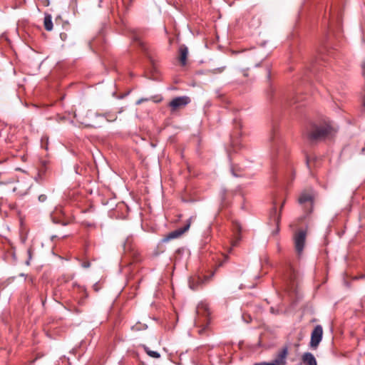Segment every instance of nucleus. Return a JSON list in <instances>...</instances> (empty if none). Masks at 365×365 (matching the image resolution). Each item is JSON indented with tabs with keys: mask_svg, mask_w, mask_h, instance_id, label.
<instances>
[{
	"mask_svg": "<svg viewBox=\"0 0 365 365\" xmlns=\"http://www.w3.org/2000/svg\"><path fill=\"white\" fill-rule=\"evenodd\" d=\"M332 130L331 126L324 123L322 124L311 123L306 129L305 135L310 142H317L324 140Z\"/></svg>",
	"mask_w": 365,
	"mask_h": 365,
	"instance_id": "nucleus-1",
	"label": "nucleus"
},
{
	"mask_svg": "<svg viewBox=\"0 0 365 365\" xmlns=\"http://www.w3.org/2000/svg\"><path fill=\"white\" fill-rule=\"evenodd\" d=\"M196 314L195 324L198 329L197 332L201 336L206 335L210 324V312L209 308L205 304H200L197 307Z\"/></svg>",
	"mask_w": 365,
	"mask_h": 365,
	"instance_id": "nucleus-2",
	"label": "nucleus"
},
{
	"mask_svg": "<svg viewBox=\"0 0 365 365\" xmlns=\"http://www.w3.org/2000/svg\"><path fill=\"white\" fill-rule=\"evenodd\" d=\"M74 118L86 127L96 128L100 126V123L96 120V118H106V116L83 108L79 110L78 114L74 112Z\"/></svg>",
	"mask_w": 365,
	"mask_h": 365,
	"instance_id": "nucleus-3",
	"label": "nucleus"
},
{
	"mask_svg": "<svg viewBox=\"0 0 365 365\" xmlns=\"http://www.w3.org/2000/svg\"><path fill=\"white\" fill-rule=\"evenodd\" d=\"M269 143L271 150L272 158H274L275 155L279 153V155L284 156V145L277 130L273 128L269 138Z\"/></svg>",
	"mask_w": 365,
	"mask_h": 365,
	"instance_id": "nucleus-4",
	"label": "nucleus"
},
{
	"mask_svg": "<svg viewBox=\"0 0 365 365\" xmlns=\"http://www.w3.org/2000/svg\"><path fill=\"white\" fill-rule=\"evenodd\" d=\"M307 237V232L304 230L297 231L294 235V248L298 255H300L304 250Z\"/></svg>",
	"mask_w": 365,
	"mask_h": 365,
	"instance_id": "nucleus-5",
	"label": "nucleus"
},
{
	"mask_svg": "<svg viewBox=\"0 0 365 365\" xmlns=\"http://www.w3.org/2000/svg\"><path fill=\"white\" fill-rule=\"evenodd\" d=\"M314 197L312 191H304L299 197V203L310 212L314 203Z\"/></svg>",
	"mask_w": 365,
	"mask_h": 365,
	"instance_id": "nucleus-6",
	"label": "nucleus"
},
{
	"mask_svg": "<svg viewBox=\"0 0 365 365\" xmlns=\"http://www.w3.org/2000/svg\"><path fill=\"white\" fill-rule=\"evenodd\" d=\"M285 200L282 199V197H280L279 198L274 197L273 200L274 207L271 210L270 212V220L272 221L277 227V229L279 228V224L281 219V215L280 212H277V205L278 204H280V210L282 209L284 205Z\"/></svg>",
	"mask_w": 365,
	"mask_h": 365,
	"instance_id": "nucleus-7",
	"label": "nucleus"
},
{
	"mask_svg": "<svg viewBox=\"0 0 365 365\" xmlns=\"http://www.w3.org/2000/svg\"><path fill=\"white\" fill-rule=\"evenodd\" d=\"M323 329L321 325H317L311 334V340L309 346L316 349L322 339Z\"/></svg>",
	"mask_w": 365,
	"mask_h": 365,
	"instance_id": "nucleus-8",
	"label": "nucleus"
},
{
	"mask_svg": "<svg viewBox=\"0 0 365 365\" xmlns=\"http://www.w3.org/2000/svg\"><path fill=\"white\" fill-rule=\"evenodd\" d=\"M190 98L188 96H179L173 98L169 103L172 110H176L185 107L190 103Z\"/></svg>",
	"mask_w": 365,
	"mask_h": 365,
	"instance_id": "nucleus-9",
	"label": "nucleus"
},
{
	"mask_svg": "<svg viewBox=\"0 0 365 365\" xmlns=\"http://www.w3.org/2000/svg\"><path fill=\"white\" fill-rule=\"evenodd\" d=\"M190 226V222H187L182 227L178 228L173 232H170L168 235H166L162 241L163 242H167L171 240L178 238L185 232H187Z\"/></svg>",
	"mask_w": 365,
	"mask_h": 365,
	"instance_id": "nucleus-10",
	"label": "nucleus"
},
{
	"mask_svg": "<svg viewBox=\"0 0 365 365\" xmlns=\"http://www.w3.org/2000/svg\"><path fill=\"white\" fill-rule=\"evenodd\" d=\"M288 356L287 346L282 347L277 354L275 359L271 361L274 365H285Z\"/></svg>",
	"mask_w": 365,
	"mask_h": 365,
	"instance_id": "nucleus-11",
	"label": "nucleus"
},
{
	"mask_svg": "<svg viewBox=\"0 0 365 365\" xmlns=\"http://www.w3.org/2000/svg\"><path fill=\"white\" fill-rule=\"evenodd\" d=\"M284 278L287 282L290 283L292 287H294L297 282L298 273L292 266L289 265L286 269Z\"/></svg>",
	"mask_w": 365,
	"mask_h": 365,
	"instance_id": "nucleus-12",
	"label": "nucleus"
},
{
	"mask_svg": "<svg viewBox=\"0 0 365 365\" xmlns=\"http://www.w3.org/2000/svg\"><path fill=\"white\" fill-rule=\"evenodd\" d=\"M132 39H133V41L134 43H135L142 49V51L143 52H145L147 55H148V46H147L146 43L141 39V38L137 33L133 34ZM148 57L149 58L150 63L152 64H153L154 63L153 60L151 58V57H150L149 56H148Z\"/></svg>",
	"mask_w": 365,
	"mask_h": 365,
	"instance_id": "nucleus-13",
	"label": "nucleus"
},
{
	"mask_svg": "<svg viewBox=\"0 0 365 365\" xmlns=\"http://www.w3.org/2000/svg\"><path fill=\"white\" fill-rule=\"evenodd\" d=\"M63 214L61 208H56L55 210L51 214V218L53 223L61 224L62 225H67L68 222L61 219V215Z\"/></svg>",
	"mask_w": 365,
	"mask_h": 365,
	"instance_id": "nucleus-14",
	"label": "nucleus"
},
{
	"mask_svg": "<svg viewBox=\"0 0 365 365\" xmlns=\"http://www.w3.org/2000/svg\"><path fill=\"white\" fill-rule=\"evenodd\" d=\"M302 361L304 365H317L314 356L310 352H305L302 356Z\"/></svg>",
	"mask_w": 365,
	"mask_h": 365,
	"instance_id": "nucleus-15",
	"label": "nucleus"
},
{
	"mask_svg": "<svg viewBox=\"0 0 365 365\" xmlns=\"http://www.w3.org/2000/svg\"><path fill=\"white\" fill-rule=\"evenodd\" d=\"M24 182H19L18 185L14 187L13 191L17 192V194H19L21 196L26 195L28 193L29 190L31 187V185H26V189L24 190Z\"/></svg>",
	"mask_w": 365,
	"mask_h": 365,
	"instance_id": "nucleus-16",
	"label": "nucleus"
},
{
	"mask_svg": "<svg viewBox=\"0 0 365 365\" xmlns=\"http://www.w3.org/2000/svg\"><path fill=\"white\" fill-rule=\"evenodd\" d=\"M180 51V61L182 66L186 64L187 57L188 55V48L185 45H182L179 49Z\"/></svg>",
	"mask_w": 365,
	"mask_h": 365,
	"instance_id": "nucleus-17",
	"label": "nucleus"
},
{
	"mask_svg": "<svg viewBox=\"0 0 365 365\" xmlns=\"http://www.w3.org/2000/svg\"><path fill=\"white\" fill-rule=\"evenodd\" d=\"M43 25L45 29L48 31H50L53 29L52 16L51 14H45Z\"/></svg>",
	"mask_w": 365,
	"mask_h": 365,
	"instance_id": "nucleus-18",
	"label": "nucleus"
},
{
	"mask_svg": "<svg viewBox=\"0 0 365 365\" xmlns=\"http://www.w3.org/2000/svg\"><path fill=\"white\" fill-rule=\"evenodd\" d=\"M201 283H202V281L200 279V277H197V278L193 277L189 280V286H190V289H192V290H196L197 289V286Z\"/></svg>",
	"mask_w": 365,
	"mask_h": 365,
	"instance_id": "nucleus-19",
	"label": "nucleus"
},
{
	"mask_svg": "<svg viewBox=\"0 0 365 365\" xmlns=\"http://www.w3.org/2000/svg\"><path fill=\"white\" fill-rule=\"evenodd\" d=\"M144 350L147 353V354L148 356H150V357L155 358V359H158L160 357V354L158 352L155 351H151L149 349L148 347H147L145 346H144Z\"/></svg>",
	"mask_w": 365,
	"mask_h": 365,
	"instance_id": "nucleus-20",
	"label": "nucleus"
},
{
	"mask_svg": "<svg viewBox=\"0 0 365 365\" xmlns=\"http://www.w3.org/2000/svg\"><path fill=\"white\" fill-rule=\"evenodd\" d=\"M131 243H132V237H127L125 241L123 243V250L125 252L129 251L131 250Z\"/></svg>",
	"mask_w": 365,
	"mask_h": 365,
	"instance_id": "nucleus-21",
	"label": "nucleus"
},
{
	"mask_svg": "<svg viewBox=\"0 0 365 365\" xmlns=\"http://www.w3.org/2000/svg\"><path fill=\"white\" fill-rule=\"evenodd\" d=\"M231 172L233 176L236 178L242 177L241 169L240 168L232 167Z\"/></svg>",
	"mask_w": 365,
	"mask_h": 365,
	"instance_id": "nucleus-22",
	"label": "nucleus"
},
{
	"mask_svg": "<svg viewBox=\"0 0 365 365\" xmlns=\"http://www.w3.org/2000/svg\"><path fill=\"white\" fill-rule=\"evenodd\" d=\"M233 123L235 129H240L242 128L241 120L240 118H235L233 120Z\"/></svg>",
	"mask_w": 365,
	"mask_h": 365,
	"instance_id": "nucleus-23",
	"label": "nucleus"
},
{
	"mask_svg": "<svg viewBox=\"0 0 365 365\" xmlns=\"http://www.w3.org/2000/svg\"><path fill=\"white\" fill-rule=\"evenodd\" d=\"M184 251H185V250H184V249H182V248H180V249H178V250L176 251V252H175V262H177L178 260H179V259H180V257H179V256H180V255H181L182 253H183V252H184Z\"/></svg>",
	"mask_w": 365,
	"mask_h": 365,
	"instance_id": "nucleus-24",
	"label": "nucleus"
},
{
	"mask_svg": "<svg viewBox=\"0 0 365 365\" xmlns=\"http://www.w3.org/2000/svg\"><path fill=\"white\" fill-rule=\"evenodd\" d=\"M224 68L225 67L217 68L210 71V72L212 74L220 73L224 71Z\"/></svg>",
	"mask_w": 365,
	"mask_h": 365,
	"instance_id": "nucleus-25",
	"label": "nucleus"
},
{
	"mask_svg": "<svg viewBox=\"0 0 365 365\" xmlns=\"http://www.w3.org/2000/svg\"><path fill=\"white\" fill-rule=\"evenodd\" d=\"M83 292H84V293H85V296H84V297H83V298L80 299L78 300V304L79 305H81V306L83 305V304H84V299H85V298H86V297H88V294L86 293V290H85V289H83Z\"/></svg>",
	"mask_w": 365,
	"mask_h": 365,
	"instance_id": "nucleus-26",
	"label": "nucleus"
},
{
	"mask_svg": "<svg viewBox=\"0 0 365 365\" xmlns=\"http://www.w3.org/2000/svg\"><path fill=\"white\" fill-rule=\"evenodd\" d=\"M46 199H47V196L46 195L42 194L38 196V201L41 202H45L46 200Z\"/></svg>",
	"mask_w": 365,
	"mask_h": 365,
	"instance_id": "nucleus-27",
	"label": "nucleus"
},
{
	"mask_svg": "<svg viewBox=\"0 0 365 365\" xmlns=\"http://www.w3.org/2000/svg\"><path fill=\"white\" fill-rule=\"evenodd\" d=\"M253 365H274V364H272L271 362L263 361V362L255 363Z\"/></svg>",
	"mask_w": 365,
	"mask_h": 365,
	"instance_id": "nucleus-28",
	"label": "nucleus"
},
{
	"mask_svg": "<svg viewBox=\"0 0 365 365\" xmlns=\"http://www.w3.org/2000/svg\"><path fill=\"white\" fill-rule=\"evenodd\" d=\"M91 266V263L89 262H83L82 263V267L84 268H88Z\"/></svg>",
	"mask_w": 365,
	"mask_h": 365,
	"instance_id": "nucleus-29",
	"label": "nucleus"
},
{
	"mask_svg": "<svg viewBox=\"0 0 365 365\" xmlns=\"http://www.w3.org/2000/svg\"><path fill=\"white\" fill-rule=\"evenodd\" d=\"M306 163L309 168H310L311 158L308 156L306 157Z\"/></svg>",
	"mask_w": 365,
	"mask_h": 365,
	"instance_id": "nucleus-30",
	"label": "nucleus"
},
{
	"mask_svg": "<svg viewBox=\"0 0 365 365\" xmlns=\"http://www.w3.org/2000/svg\"><path fill=\"white\" fill-rule=\"evenodd\" d=\"M361 68H362V73H363V76L365 77V62H364V63H362Z\"/></svg>",
	"mask_w": 365,
	"mask_h": 365,
	"instance_id": "nucleus-31",
	"label": "nucleus"
},
{
	"mask_svg": "<svg viewBox=\"0 0 365 365\" xmlns=\"http://www.w3.org/2000/svg\"><path fill=\"white\" fill-rule=\"evenodd\" d=\"M93 289L96 292H98L99 290V287H98V284L97 283H96L94 285H93Z\"/></svg>",
	"mask_w": 365,
	"mask_h": 365,
	"instance_id": "nucleus-32",
	"label": "nucleus"
},
{
	"mask_svg": "<svg viewBox=\"0 0 365 365\" xmlns=\"http://www.w3.org/2000/svg\"><path fill=\"white\" fill-rule=\"evenodd\" d=\"M147 101V99H143V98L139 99V100L136 102V104L139 105V104H140L142 102H143V101Z\"/></svg>",
	"mask_w": 365,
	"mask_h": 365,
	"instance_id": "nucleus-33",
	"label": "nucleus"
},
{
	"mask_svg": "<svg viewBox=\"0 0 365 365\" xmlns=\"http://www.w3.org/2000/svg\"><path fill=\"white\" fill-rule=\"evenodd\" d=\"M60 36H61V39L64 41L66 37V34L62 33V34H61Z\"/></svg>",
	"mask_w": 365,
	"mask_h": 365,
	"instance_id": "nucleus-34",
	"label": "nucleus"
},
{
	"mask_svg": "<svg viewBox=\"0 0 365 365\" xmlns=\"http://www.w3.org/2000/svg\"><path fill=\"white\" fill-rule=\"evenodd\" d=\"M363 110L365 113V96L363 98Z\"/></svg>",
	"mask_w": 365,
	"mask_h": 365,
	"instance_id": "nucleus-35",
	"label": "nucleus"
},
{
	"mask_svg": "<svg viewBox=\"0 0 365 365\" xmlns=\"http://www.w3.org/2000/svg\"><path fill=\"white\" fill-rule=\"evenodd\" d=\"M74 312L76 313H80L81 312V311L79 309H76V308H75Z\"/></svg>",
	"mask_w": 365,
	"mask_h": 365,
	"instance_id": "nucleus-36",
	"label": "nucleus"
},
{
	"mask_svg": "<svg viewBox=\"0 0 365 365\" xmlns=\"http://www.w3.org/2000/svg\"><path fill=\"white\" fill-rule=\"evenodd\" d=\"M133 329H135V330H138L139 329V328L137 326L133 327Z\"/></svg>",
	"mask_w": 365,
	"mask_h": 365,
	"instance_id": "nucleus-37",
	"label": "nucleus"
},
{
	"mask_svg": "<svg viewBox=\"0 0 365 365\" xmlns=\"http://www.w3.org/2000/svg\"><path fill=\"white\" fill-rule=\"evenodd\" d=\"M237 228L238 231H240V225H237Z\"/></svg>",
	"mask_w": 365,
	"mask_h": 365,
	"instance_id": "nucleus-38",
	"label": "nucleus"
},
{
	"mask_svg": "<svg viewBox=\"0 0 365 365\" xmlns=\"http://www.w3.org/2000/svg\"><path fill=\"white\" fill-rule=\"evenodd\" d=\"M28 253L29 255V257L31 258V250H30L28 251Z\"/></svg>",
	"mask_w": 365,
	"mask_h": 365,
	"instance_id": "nucleus-39",
	"label": "nucleus"
},
{
	"mask_svg": "<svg viewBox=\"0 0 365 365\" xmlns=\"http://www.w3.org/2000/svg\"><path fill=\"white\" fill-rule=\"evenodd\" d=\"M58 19H60V17H58V18H56V24H57V22H58Z\"/></svg>",
	"mask_w": 365,
	"mask_h": 365,
	"instance_id": "nucleus-40",
	"label": "nucleus"
},
{
	"mask_svg": "<svg viewBox=\"0 0 365 365\" xmlns=\"http://www.w3.org/2000/svg\"><path fill=\"white\" fill-rule=\"evenodd\" d=\"M271 312L273 313L274 312V309L273 308H271Z\"/></svg>",
	"mask_w": 365,
	"mask_h": 365,
	"instance_id": "nucleus-41",
	"label": "nucleus"
}]
</instances>
